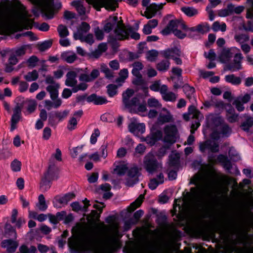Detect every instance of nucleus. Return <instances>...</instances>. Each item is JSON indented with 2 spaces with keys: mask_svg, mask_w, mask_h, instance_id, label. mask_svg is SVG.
<instances>
[{
  "mask_svg": "<svg viewBox=\"0 0 253 253\" xmlns=\"http://www.w3.org/2000/svg\"><path fill=\"white\" fill-rule=\"evenodd\" d=\"M118 235V228L115 226L112 228L110 235L99 244L96 231L89 229L84 233V242L81 249L83 252L89 251L93 253H113L120 247L117 239Z\"/></svg>",
  "mask_w": 253,
  "mask_h": 253,
  "instance_id": "obj_1",
  "label": "nucleus"
},
{
  "mask_svg": "<svg viewBox=\"0 0 253 253\" xmlns=\"http://www.w3.org/2000/svg\"><path fill=\"white\" fill-rule=\"evenodd\" d=\"M88 68H75L67 72L66 75L65 85L72 87V91L76 93L79 90H85L87 88L86 83L93 82L100 76L98 69H93L88 74Z\"/></svg>",
  "mask_w": 253,
  "mask_h": 253,
  "instance_id": "obj_2",
  "label": "nucleus"
},
{
  "mask_svg": "<svg viewBox=\"0 0 253 253\" xmlns=\"http://www.w3.org/2000/svg\"><path fill=\"white\" fill-rule=\"evenodd\" d=\"M103 30L107 33L112 32L108 36V41L113 43L117 41L128 39L132 32L130 26H125L122 19L117 16H110L103 22Z\"/></svg>",
  "mask_w": 253,
  "mask_h": 253,
  "instance_id": "obj_3",
  "label": "nucleus"
},
{
  "mask_svg": "<svg viewBox=\"0 0 253 253\" xmlns=\"http://www.w3.org/2000/svg\"><path fill=\"white\" fill-rule=\"evenodd\" d=\"M197 188H191L193 197L198 204L208 202L211 198L213 191L210 188V184L209 182H195Z\"/></svg>",
  "mask_w": 253,
  "mask_h": 253,
  "instance_id": "obj_4",
  "label": "nucleus"
},
{
  "mask_svg": "<svg viewBox=\"0 0 253 253\" xmlns=\"http://www.w3.org/2000/svg\"><path fill=\"white\" fill-rule=\"evenodd\" d=\"M35 5L41 8L42 13L47 19H52L54 17V9L51 0H28Z\"/></svg>",
  "mask_w": 253,
  "mask_h": 253,
  "instance_id": "obj_5",
  "label": "nucleus"
},
{
  "mask_svg": "<svg viewBox=\"0 0 253 253\" xmlns=\"http://www.w3.org/2000/svg\"><path fill=\"white\" fill-rule=\"evenodd\" d=\"M143 165L144 168L150 173H153L162 168V164L157 161L155 156L152 153H148L144 157Z\"/></svg>",
  "mask_w": 253,
  "mask_h": 253,
  "instance_id": "obj_6",
  "label": "nucleus"
},
{
  "mask_svg": "<svg viewBox=\"0 0 253 253\" xmlns=\"http://www.w3.org/2000/svg\"><path fill=\"white\" fill-rule=\"evenodd\" d=\"M86 1L97 11H99L102 7H104L107 10L114 11L118 6L116 0H86Z\"/></svg>",
  "mask_w": 253,
  "mask_h": 253,
  "instance_id": "obj_7",
  "label": "nucleus"
},
{
  "mask_svg": "<svg viewBox=\"0 0 253 253\" xmlns=\"http://www.w3.org/2000/svg\"><path fill=\"white\" fill-rule=\"evenodd\" d=\"M165 142L172 144L174 143L178 137L177 127L174 125H168L164 128Z\"/></svg>",
  "mask_w": 253,
  "mask_h": 253,
  "instance_id": "obj_8",
  "label": "nucleus"
},
{
  "mask_svg": "<svg viewBox=\"0 0 253 253\" xmlns=\"http://www.w3.org/2000/svg\"><path fill=\"white\" fill-rule=\"evenodd\" d=\"M56 168L54 164H52L50 162L48 169L47 173L45 174L44 178L42 180L40 185V189L42 192H45L48 190L50 187V182L49 179L50 178L51 175L53 173Z\"/></svg>",
  "mask_w": 253,
  "mask_h": 253,
  "instance_id": "obj_9",
  "label": "nucleus"
},
{
  "mask_svg": "<svg viewBox=\"0 0 253 253\" xmlns=\"http://www.w3.org/2000/svg\"><path fill=\"white\" fill-rule=\"evenodd\" d=\"M140 173L137 167L133 166L129 168L127 172L126 185L131 186L138 181V176Z\"/></svg>",
  "mask_w": 253,
  "mask_h": 253,
  "instance_id": "obj_10",
  "label": "nucleus"
},
{
  "mask_svg": "<svg viewBox=\"0 0 253 253\" xmlns=\"http://www.w3.org/2000/svg\"><path fill=\"white\" fill-rule=\"evenodd\" d=\"M175 28L186 29V25L182 21L178 20H172L169 21L167 27L161 31V33L163 35H169L172 31L173 32Z\"/></svg>",
  "mask_w": 253,
  "mask_h": 253,
  "instance_id": "obj_11",
  "label": "nucleus"
},
{
  "mask_svg": "<svg viewBox=\"0 0 253 253\" xmlns=\"http://www.w3.org/2000/svg\"><path fill=\"white\" fill-rule=\"evenodd\" d=\"M251 98V95L248 93H246L243 96H240L235 98L232 102V104L235 106L238 111L241 112L245 109L243 104L249 102Z\"/></svg>",
  "mask_w": 253,
  "mask_h": 253,
  "instance_id": "obj_12",
  "label": "nucleus"
},
{
  "mask_svg": "<svg viewBox=\"0 0 253 253\" xmlns=\"http://www.w3.org/2000/svg\"><path fill=\"white\" fill-rule=\"evenodd\" d=\"M75 197V194L73 193H68L63 196L57 195L54 198L53 203L54 206L58 207V204L62 205H67L69 202L73 200Z\"/></svg>",
  "mask_w": 253,
  "mask_h": 253,
  "instance_id": "obj_13",
  "label": "nucleus"
},
{
  "mask_svg": "<svg viewBox=\"0 0 253 253\" xmlns=\"http://www.w3.org/2000/svg\"><path fill=\"white\" fill-rule=\"evenodd\" d=\"M243 58L242 54L240 52L236 53L234 55L233 62L227 65V69L231 71H235L241 69V60Z\"/></svg>",
  "mask_w": 253,
  "mask_h": 253,
  "instance_id": "obj_14",
  "label": "nucleus"
},
{
  "mask_svg": "<svg viewBox=\"0 0 253 253\" xmlns=\"http://www.w3.org/2000/svg\"><path fill=\"white\" fill-rule=\"evenodd\" d=\"M236 50L239 51V49L236 47L223 48L219 57L220 61L222 63L228 62L233 57Z\"/></svg>",
  "mask_w": 253,
  "mask_h": 253,
  "instance_id": "obj_15",
  "label": "nucleus"
},
{
  "mask_svg": "<svg viewBox=\"0 0 253 253\" xmlns=\"http://www.w3.org/2000/svg\"><path fill=\"white\" fill-rule=\"evenodd\" d=\"M161 94L162 98L167 102H174L177 99V95L172 91H169L168 87L166 84L162 85Z\"/></svg>",
  "mask_w": 253,
  "mask_h": 253,
  "instance_id": "obj_16",
  "label": "nucleus"
},
{
  "mask_svg": "<svg viewBox=\"0 0 253 253\" xmlns=\"http://www.w3.org/2000/svg\"><path fill=\"white\" fill-rule=\"evenodd\" d=\"M89 25L85 22H82L81 24L78 27L77 31L74 34V38L75 40H80L82 39L83 36L90 30Z\"/></svg>",
  "mask_w": 253,
  "mask_h": 253,
  "instance_id": "obj_17",
  "label": "nucleus"
},
{
  "mask_svg": "<svg viewBox=\"0 0 253 253\" xmlns=\"http://www.w3.org/2000/svg\"><path fill=\"white\" fill-rule=\"evenodd\" d=\"M163 4L162 3L160 5L155 3L151 4L147 7L146 11L144 12V16L147 19L152 18L156 14L158 10L163 8Z\"/></svg>",
  "mask_w": 253,
  "mask_h": 253,
  "instance_id": "obj_18",
  "label": "nucleus"
},
{
  "mask_svg": "<svg viewBox=\"0 0 253 253\" xmlns=\"http://www.w3.org/2000/svg\"><path fill=\"white\" fill-rule=\"evenodd\" d=\"M129 130L134 135L139 136L144 132L145 126L143 124L132 123L128 126Z\"/></svg>",
  "mask_w": 253,
  "mask_h": 253,
  "instance_id": "obj_19",
  "label": "nucleus"
},
{
  "mask_svg": "<svg viewBox=\"0 0 253 253\" xmlns=\"http://www.w3.org/2000/svg\"><path fill=\"white\" fill-rule=\"evenodd\" d=\"M86 100L88 102H92L96 105H102L108 102V100L105 97L97 95L93 93L89 95Z\"/></svg>",
  "mask_w": 253,
  "mask_h": 253,
  "instance_id": "obj_20",
  "label": "nucleus"
},
{
  "mask_svg": "<svg viewBox=\"0 0 253 253\" xmlns=\"http://www.w3.org/2000/svg\"><path fill=\"white\" fill-rule=\"evenodd\" d=\"M18 245L17 242L11 239L4 240L1 242V247L6 248L7 251L11 253L15 251Z\"/></svg>",
  "mask_w": 253,
  "mask_h": 253,
  "instance_id": "obj_21",
  "label": "nucleus"
},
{
  "mask_svg": "<svg viewBox=\"0 0 253 253\" xmlns=\"http://www.w3.org/2000/svg\"><path fill=\"white\" fill-rule=\"evenodd\" d=\"M164 57L166 58H174L176 56H180L181 55V51L177 47H174L170 49H167L163 52Z\"/></svg>",
  "mask_w": 253,
  "mask_h": 253,
  "instance_id": "obj_22",
  "label": "nucleus"
},
{
  "mask_svg": "<svg viewBox=\"0 0 253 253\" xmlns=\"http://www.w3.org/2000/svg\"><path fill=\"white\" fill-rule=\"evenodd\" d=\"M126 102V103L125 102L124 103L125 107L129 110L130 113H135V108L138 105V102H139V99L138 98L134 97Z\"/></svg>",
  "mask_w": 253,
  "mask_h": 253,
  "instance_id": "obj_23",
  "label": "nucleus"
},
{
  "mask_svg": "<svg viewBox=\"0 0 253 253\" xmlns=\"http://www.w3.org/2000/svg\"><path fill=\"white\" fill-rule=\"evenodd\" d=\"M60 87L59 84H54V85H49L46 87V90L49 93L50 96L52 100L55 99H58V88Z\"/></svg>",
  "mask_w": 253,
  "mask_h": 253,
  "instance_id": "obj_24",
  "label": "nucleus"
},
{
  "mask_svg": "<svg viewBox=\"0 0 253 253\" xmlns=\"http://www.w3.org/2000/svg\"><path fill=\"white\" fill-rule=\"evenodd\" d=\"M163 110L166 111V114H160L158 118L159 124L162 125L165 123H169L172 121V116L167 109L163 108Z\"/></svg>",
  "mask_w": 253,
  "mask_h": 253,
  "instance_id": "obj_25",
  "label": "nucleus"
},
{
  "mask_svg": "<svg viewBox=\"0 0 253 253\" xmlns=\"http://www.w3.org/2000/svg\"><path fill=\"white\" fill-rule=\"evenodd\" d=\"M107 48L106 43H101L99 44L97 49L91 52V55L93 57L98 58L103 53L105 52L107 50Z\"/></svg>",
  "mask_w": 253,
  "mask_h": 253,
  "instance_id": "obj_26",
  "label": "nucleus"
},
{
  "mask_svg": "<svg viewBox=\"0 0 253 253\" xmlns=\"http://www.w3.org/2000/svg\"><path fill=\"white\" fill-rule=\"evenodd\" d=\"M51 101L49 100H46L44 101V107L48 110H50L52 108H57L61 106L62 104V100L60 98L55 99L54 100Z\"/></svg>",
  "mask_w": 253,
  "mask_h": 253,
  "instance_id": "obj_27",
  "label": "nucleus"
},
{
  "mask_svg": "<svg viewBox=\"0 0 253 253\" xmlns=\"http://www.w3.org/2000/svg\"><path fill=\"white\" fill-rule=\"evenodd\" d=\"M84 0H74L72 2L71 5L75 7L81 15H84L85 13V8L83 5Z\"/></svg>",
  "mask_w": 253,
  "mask_h": 253,
  "instance_id": "obj_28",
  "label": "nucleus"
},
{
  "mask_svg": "<svg viewBox=\"0 0 253 253\" xmlns=\"http://www.w3.org/2000/svg\"><path fill=\"white\" fill-rule=\"evenodd\" d=\"M181 10L188 17L196 16L199 13L198 10L193 7L183 6L181 8Z\"/></svg>",
  "mask_w": 253,
  "mask_h": 253,
  "instance_id": "obj_29",
  "label": "nucleus"
},
{
  "mask_svg": "<svg viewBox=\"0 0 253 253\" xmlns=\"http://www.w3.org/2000/svg\"><path fill=\"white\" fill-rule=\"evenodd\" d=\"M144 199V196L140 195L136 200L131 203L127 208V211L129 212L133 211L136 208L140 206Z\"/></svg>",
  "mask_w": 253,
  "mask_h": 253,
  "instance_id": "obj_30",
  "label": "nucleus"
},
{
  "mask_svg": "<svg viewBox=\"0 0 253 253\" xmlns=\"http://www.w3.org/2000/svg\"><path fill=\"white\" fill-rule=\"evenodd\" d=\"M225 80L226 82L234 85H239L241 83V79L239 77L235 76L234 74L226 75L225 77Z\"/></svg>",
  "mask_w": 253,
  "mask_h": 253,
  "instance_id": "obj_31",
  "label": "nucleus"
},
{
  "mask_svg": "<svg viewBox=\"0 0 253 253\" xmlns=\"http://www.w3.org/2000/svg\"><path fill=\"white\" fill-rule=\"evenodd\" d=\"M62 59L68 63H72L77 59L76 54L74 53H70L69 52L64 53L61 55Z\"/></svg>",
  "mask_w": 253,
  "mask_h": 253,
  "instance_id": "obj_32",
  "label": "nucleus"
},
{
  "mask_svg": "<svg viewBox=\"0 0 253 253\" xmlns=\"http://www.w3.org/2000/svg\"><path fill=\"white\" fill-rule=\"evenodd\" d=\"M170 66V62L168 60H164L159 62L156 66L158 70L160 71H167Z\"/></svg>",
  "mask_w": 253,
  "mask_h": 253,
  "instance_id": "obj_33",
  "label": "nucleus"
},
{
  "mask_svg": "<svg viewBox=\"0 0 253 253\" xmlns=\"http://www.w3.org/2000/svg\"><path fill=\"white\" fill-rule=\"evenodd\" d=\"M39 77L38 72L36 70L28 72L24 76V78L27 82H33L37 80Z\"/></svg>",
  "mask_w": 253,
  "mask_h": 253,
  "instance_id": "obj_34",
  "label": "nucleus"
},
{
  "mask_svg": "<svg viewBox=\"0 0 253 253\" xmlns=\"http://www.w3.org/2000/svg\"><path fill=\"white\" fill-rule=\"evenodd\" d=\"M132 74L135 77H140L141 75L140 73V71L141 70L143 67L142 64L139 62H135L132 64Z\"/></svg>",
  "mask_w": 253,
  "mask_h": 253,
  "instance_id": "obj_35",
  "label": "nucleus"
},
{
  "mask_svg": "<svg viewBox=\"0 0 253 253\" xmlns=\"http://www.w3.org/2000/svg\"><path fill=\"white\" fill-rule=\"evenodd\" d=\"M211 28L214 32L221 31L224 32L226 30V25L225 23L220 24L219 22L215 21L212 24Z\"/></svg>",
  "mask_w": 253,
  "mask_h": 253,
  "instance_id": "obj_36",
  "label": "nucleus"
},
{
  "mask_svg": "<svg viewBox=\"0 0 253 253\" xmlns=\"http://www.w3.org/2000/svg\"><path fill=\"white\" fill-rule=\"evenodd\" d=\"M232 3L228 4L226 8L218 11V15L220 17H226L230 15H232Z\"/></svg>",
  "mask_w": 253,
  "mask_h": 253,
  "instance_id": "obj_37",
  "label": "nucleus"
},
{
  "mask_svg": "<svg viewBox=\"0 0 253 253\" xmlns=\"http://www.w3.org/2000/svg\"><path fill=\"white\" fill-rule=\"evenodd\" d=\"M38 203L37 204L39 210L41 211H44L47 208V206L45 203V200L43 195L41 194L38 197Z\"/></svg>",
  "mask_w": 253,
  "mask_h": 253,
  "instance_id": "obj_38",
  "label": "nucleus"
},
{
  "mask_svg": "<svg viewBox=\"0 0 253 253\" xmlns=\"http://www.w3.org/2000/svg\"><path fill=\"white\" fill-rule=\"evenodd\" d=\"M197 29L198 33L204 34L210 31V27L207 23H203L198 25Z\"/></svg>",
  "mask_w": 253,
  "mask_h": 253,
  "instance_id": "obj_39",
  "label": "nucleus"
},
{
  "mask_svg": "<svg viewBox=\"0 0 253 253\" xmlns=\"http://www.w3.org/2000/svg\"><path fill=\"white\" fill-rule=\"evenodd\" d=\"M107 92L110 97H113L117 93L118 86L114 84H109L107 87Z\"/></svg>",
  "mask_w": 253,
  "mask_h": 253,
  "instance_id": "obj_40",
  "label": "nucleus"
},
{
  "mask_svg": "<svg viewBox=\"0 0 253 253\" xmlns=\"http://www.w3.org/2000/svg\"><path fill=\"white\" fill-rule=\"evenodd\" d=\"M147 104L149 107L159 108L162 106V104L159 102L158 99L155 98H150L147 100Z\"/></svg>",
  "mask_w": 253,
  "mask_h": 253,
  "instance_id": "obj_41",
  "label": "nucleus"
},
{
  "mask_svg": "<svg viewBox=\"0 0 253 253\" xmlns=\"http://www.w3.org/2000/svg\"><path fill=\"white\" fill-rule=\"evenodd\" d=\"M253 126V118L251 117H248L246 121L243 123L241 126L242 129L245 131H248L249 128Z\"/></svg>",
  "mask_w": 253,
  "mask_h": 253,
  "instance_id": "obj_42",
  "label": "nucleus"
},
{
  "mask_svg": "<svg viewBox=\"0 0 253 253\" xmlns=\"http://www.w3.org/2000/svg\"><path fill=\"white\" fill-rule=\"evenodd\" d=\"M57 31L59 36L64 38L69 35V31L66 26L63 25H59L57 27Z\"/></svg>",
  "mask_w": 253,
  "mask_h": 253,
  "instance_id": "obj_43",
  "label": "nucleus"
},
{
  "mask_svg": "<svg viewBox=\"0 0 253 253\" xmlns=\"http://www.w3.org/2000/svg\"><path fill=\"white\" fill-rule=\"evenodd\" d=\"M158 56V52L156 50H151L147 52L146 58L150 61H155Z\"/></svg>",
  "mask_w": 253,
  "mask_h": 253,
  "instance_id": "obj_44",
  "label": "nucleus"
},
{
  "mask_svg": "<svg viewBox=\"0 0 253 253\" xmlns=\"http://www.w3.org/2000/svg\"><path fill=\"white\" fill-rule=\"evenodd\" d=\"M188 113L190 115H192L193 118H195L197 120L199 119L201 115L200 112L193 105L189 107Z\"/></svg>",
  "mask_w": 253,
  "mask_h": 253,
  "instance_id": "obj_45",
  "label": "nucleus"
},
{
  "mask_svg": "<svg viewBox=\"0 0 253 253\" xmlns=\"http://www.w3.org/2000/svg\"><path fill=\"white\" fill-rule=\"evenodd\" d=\"M149 88L153 91H159L161 93V90L162 88V85L161 84V81L160 80L154 81L150 85Z\"/></svg>",
  "mask_w": 253,
  "mask_h": 253,
  "instance_id": "obj_46",
  "label": "nucleus"
},
{
  "mask_svg": "<svg viewBox=\"0 0 253 253\" xmlns=\"http://www.w3.org/2000/svg\"><path fill=\"white\" fill-rule=\"evenodd\" d=\"M208 149L211 152L216 153L219 151V145L214 141H208Z\"/></svg>",
  "mask_w": 253,
  "mask_h": 253,
  "instance_id": "obj_47",
  "label": "nucleus"
},
{
  "mask_svg": "<svg viewBox=\"0 0 253 253\" xmlns=\"http://www.w3.org/2000/svg\"><path fill=\"white\" fill-rule=\"evenodd\" d=\"M134 90L132 89H127L123 93V103L127 102L130 99V98L134 94Z\"/></svg>",
  "mask_w": 253,
  "mask_h": 253,
  "instance_id": "obj_48",
  "label": "nucleus"
},
{
  "mask_svg": "<svg viewBox=\"0 0 253 253\" xmlns=\"http://www.w3.org/2000/svg\"><path fill=\"white\" fill-rule=\"evenodd\" d=\"M182 88L184 93L186 94L188 98H190L195 92V88L190 86L188 84H186L183 85Z\"/></svg>",
  "mask_w": 253,
  "mask_h": 253,
  "instance_id": "obj_49",
  "label": "nucleus"
},
{
  "mask_svg": "<svg viewBox=\"0 0 253 253\" xmlns=\"http://www.w3.org/2000/svg\"><path fill=\"white\" fill-rule=\"evenodd\" d=\"M11 168L13 171L17 172L21 170V163L17 159L14 160L11 163Z\"/></svg>",
  "mask_w": 253,
  "mask_h": 253,
  "instance_id": "obj_50",
  "label": "nucleus"
},
{
  "mask_svg": "<svg viewBox=\"0 0 253 253\" xmlns=\"http://www.w3.org/2000/svg\"><path fill=\"white\" fill-rule=\"evenodd\" d=\"M52 44V41L51 40L44 41L38 45V49L41 51H43L49 48Z\"/></svg>",
  "mask_w": 253,
  "mask_h": 253,
  "instance_id": "obj_51",
  "label": "nucleus"
},
{
  "mask_svg": "<svg viewBox=\"0 0 253 253\" xmlns=\"http://www.w3.org/2000/svg\"><path fill=\"white\" fill-rule=\"evenodd\" d=\"M77 123L78 122L76 118L72 117L68 122L67 128L70 131L75 129L77 127Z\"/></svg>",
  "mask_w": 253,
  "mask_h": 253,
  "instance_id": "obj_52",
  "label": "nucleus"
},
{
  "mask_svg": "<svg viewBox=\"0 0 253 253\" xmlns=\"http://www.w3.org/2000/svg\"><path fill=\"white\" fill-rule=\"evenodd\" d=\"M234 39L236 42L239 43H243L245 42L249 41V37L245 34L236 35Z\"/></svg>",
  "mask_w": 253,
  "mask_h": 253,
  "instance_id": "obj_53",
  "label": "nucleus"
},
{
  "mask_svg": "<svg viewBox=\"0 0 253 253\" xmlns=\"http://www.w3.org/2000/svg\"><path fill=\"white\" fill-rule=\"evenodd\" d=\"M79 40L82 42H85L89 44H92L94 42L93 36L91 34H88L86 36H83L82 39Z\"/></svg>",
  "mask_w": 253,
  "mask_h": 253,
  "instance_id": "obj_54",
  "label": "nucleus"
},
{
  "mask_svg": "<svg viewBox=\"0 0 253 253\" xmlns=\"http://www.w3.org/2000/svg\"><path fill=\"white\" fill-rule=\"evenodd\" d=\"M29 47V45H23L15 50V55L16 56H20L24 55L26 52V50Z\"/></svg>",
  "mask_w": 253,
  "mask_h": 253,
  "instance_id": "obj_55",
  "label": "nucleus"
},
{
  "mask_svg": "<svg viewBox=\"0 0 253 253\" xmlns=\"http://www.w3.org/2000/svg\"><path fill=\"white\" fill-rule=\"evenodd\" d=\"M20 120V116L13 115L11 120V130L12 131L16 127V124Z\"/></svg>",
  "mask_w": 253,
  "mask_h": 253,
  "instance_id": "obj_56",
  "label": "nucleus"
},
{
  "mask_svg": "<svg viewBox=\"0 0 253 253\" xmlns=\"http://www.w3.org/2000/svg\"><path fill=\"white\" fill-rule=\"evenodd\" d=\"M37 107V103L34 100H31L28 102L27 106V111L29 114H31L35 111Z\"/></svg>",
  "mask_w": 253,
  "mask_h": 253,
  "instance_id": "obj_57",
  "label": "nucleus"
},
{
  "mask_svg": "<svg viewBox=\"0 0 253 253\" xmlns=\"http://www.w3.org/2000/svg\"><path fill=\"white\" fill-rule=\"evenodd\" d=\"M100 131L98 128L94 129V132L91 134L90 138L91 144H94L97 142V138L100 135Z\"/></svg>",
  "mask_w": 253,
  "mask_h": 253,
  "instance_id": "obj_58",
  "label": "nucleus"
},
{
  "mask_svg": "<svg viewBox=\"0 0 253 253\" xmlns=\"http://www.w3.org/2000/svg\"><path fill=\"white\" fill-rule=\"evenodd\" d=\"M69 114V111L65 110L63 112H56L54 115L56 118L58 119V121H60L66 118Z\"/></svg>",
  "mask_w": 253,
  "mask_h": 253,
  "instance_id": "obj_59",
  "label": "nucleus"
},
{
  "mask_svg": "<svg viewBox=\"0 0 253 253\" xmlns=\"http://www.w3.org/2000/svg\"><path fill=\"white\" fill-rule=\"evenodd\" d=\"M104 30L100 29L99 28H96L94 30V34L96 39L98 41H101L104 38Z\"/></svg>",
  "mask_w": 253,
  "mask_h": 253,
  "instance_id": "obj_60",
  "label": "nucleus"
},
{
  "mask_svg": "<svg viewBox=\"0 0 253 253\" xmlns=\"http://www.w3.org/2000/svg\"><path fill=\"white\" fill-rule=\"evenodd\" d=\"M221 133L226 136H228L231 132V129L227 124H223L221 129Z\"/></svg>",
  "mask_w": 253,
  "mask_h": 253,
  "instance_id": "obj_61",
  "label": "nucleus"
},
{
  "mask_svg": "<svg viewBox=\"0 0 253 253\" xmlns=\"http://www.w3.org/2000/svg\"><path fill=\"white\" fill-rule=\"evenodd\" d=\"M126 169L127 168L125 166H117L116 168L114 169V171H115L118 175H122L126 173Z\"/></svg>",
  "mask_w": 253,
  "mask_h": 253,
  "instance_id": "obj_62",
  "label": "nucleus"
},
{
  "mask_svg": "<svg viewBox=\"0 0 253 253\" xmlns=\"http://www.w3.org/2000/svg\"><path fill=\"white\" fill-rule=\"evenodd\" d=\"M38 58L36 56H31L27 61L29 67H34L38 62Z\"/></svg>",
  "mask_w": 253,
  "mask_h": 253,
  "instance_id": "obj_63",
  "label": "nucleus"
},
{
  "mask_svg": "<svg viewBox=\"0 0 253 253\" xmlns=\"http://www.w3.org/2000/svg\"><path fill=\"white\" fill-rule=\"evenodd\" d=\"M252 6L247 9L246 18L253 19V0H251Z\"/></svg>",
  "mask_w": 253,
  "mask_h": 253,
  "instance_id": "obj_64",
  "label": "nucleus"
}]
</instances>
